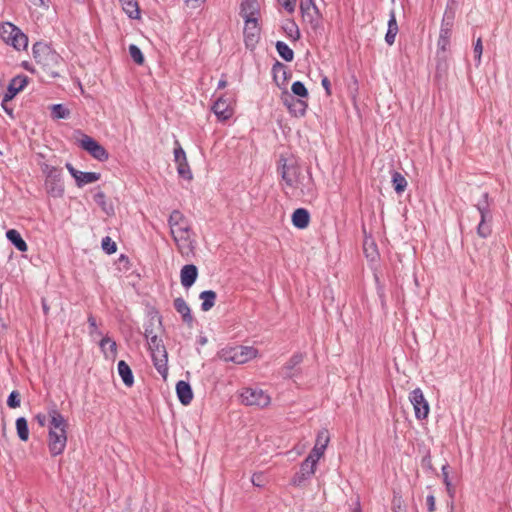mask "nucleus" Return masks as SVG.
<instances>
[{
  "label": "nucleus",
  "mask_w": 512,
  "mask_h": 512,
  "mask_svg": "<svg viewBox=\"0 0 512 512\" xmlns=\"http://www.w3.org/2000/svg\"><path fill=\"white\" fill-rule=\"evenodd\" d=\"M206 2V0H185V3L187 4V6H189L190 8L192 9H197L199 8L200 6H202L204 3Z\"/></svg>",
  "instance_id": "55"
},
{
  "label": "nucleus",
  "mask_w": 512,
  "mask_h": 512,
  "mask_svg": "<svg viewBox=\"0 0 512 512\" xmlns=\"http://www.w3.org/2000/svg\"><path fill=\"white\" fill-rule=\"evenodd\" d=\"M310 222V214L304 208L296 209L292 214V224L298 229H305Z\"/></svg>",
  "instance_id": "26"
},
{
  "label": "nucleus",
  "mask_w": 512,
  "mask_h": 512,
  "mask_svg": "<svg viewBox=\"0 0 512 512\" xmlns=\"http://www.w3.org/2000/svg\"><path fill=\"white\" fill-rule=\"evenodd\" d=\"M117 369H118V373H119L123 383L127 387L133 386L134 377H133V373H132V370L129 367V365L124 360H121L118 362Z\"/></svg>",
  "instance_id": "28"
},
{
  "label": "nucleus",
  "mask_w": 512,
  "mask_h": 512,
  "mask_svg": "<svg viewBox=\"0 0 512 512\" xmlns=\"http://www.w3.org/2000/svg\"><path fill=\"white\" fill-rule=\"evenodd\" d=\"M302 353H295L282 367L281 374L284 378H292L294 376V369L303 361Z\"/></svg>",
  "instance_id": "25"
},
{
  "label": "nucleus",
  "mask_w": 512,
  "mask_h": 512,
  "mask_svg": "<svg viewBox=\"0 0 512 512\" xmlns=\"http://www.w3.org/2000/svg\"><path fill=\"white\" fill-rule=\"evenodd\" d=\"M364 252L366 254V257L370 258L371 260H375L377 258V256H378V252H377L376 245L374 244V242H371L368 245V242L365 241V243H364Z\"/></svg>",
  "instance_id": "46"
},
{
  "label": "nucleus",
  "mask_w": 512,
  "mask_h": 512,
  "mask_svg": "<svg viewBox=\"0 0 512 512\" xmlns=\"http://www.w3.org/2000/svg\"><path fill=\"white\" fill-rule=\"evenodd\" d=\"M48 416L50 418L48 424V448L50 454L55 457L62 454L65 450L68 422L56 406L49 409Z\"/></svg>",
  "instance_id": "2"
},
{
  "label": "nucleus",
  "mask_w": 512,
  "mask_h": 512,
  "mask_svg": "<svg viewBox=\"0 0 512 512\" xmlns=\"http://www.w3.org/2000/svg\"><path fill=\"white\" fill-rule=\"evenodd\" d=\"M66 168L75 179L76 185L81 188L87 184L98 181L101 177L100 173L96 172H82L73 167L71 163H66Z\"/></svg>",
  "instance_id": "17"
},
{
  "label": "nucleus",
  "mask_w": 512,
  "mask_h": 512,
  "mask_svg": "<svg viewBox=\"0 0 512 512\" xmlns=\"http://www.w3.org/2000/svg\"><path fill=\"white\" fill-rule=\"evenodd\" d=\"M317 462L318 460L308 455L301 463L300 470L293 477L292 483L300 486L305 480L312 477L315 473Z\"/></svg>",
  "instance_id": "15"
},
{
  "label": "nucleus",
  "mask_w": 512,
  "mask_h": 512,
  "mask_svg": "<svg viewBox=\"0 0 512 512\" xmlns=\"http://www.w3.org/2000/svg\"><path fill=\"white\" fill-rule=\"evenodd\" d=\"M272 73H273L275 80L278 78V75H281V74H282L283 78L286 79V74H287L286 66L283 63L276 61L272 67Z\"/></svg>",
  "instance_id": "47"
},
{
  "label": "nucleus",
  "mask_w": 512,
  "mask_h": 512,
  "mask_svg": "<svg viewBox=\"0 0 512 512\" xmlns=\"http://www.w3.org/2000/svg\"><path fill=\"white\" fill-rule=\"evenodd\" d=\"M242 403L247 406L267 407L270 402V396L259 388H245L241 393Z\"/></svg>",
  "instance_id": "11"
},
{
  "label": "nucleus",
  "mask_w": 512,
  "mask_h": 512,
  "mask_svg": "<svg viewBox=\"0 0 512 512\" xmlns=\"http://www.w3.org/2000/svg\"><path fill=\"white\" fill-rule=\"evenodd\" d=\"M296 2L297 0H282V6L287 12L293 13L295 11Z\"/></svg>",
  "instance_id": "53"
},
{
  "label": "nucleus",
  "mask_w": 512,
  "mask_h": 512,
  "mask_svg": "<svg viewBox=\"0 0 512 512\" xmlns=\"http://www.w3.org/2000/svg\"><path fill=\"white\" fill-rule=\"evenodd\" d=\"M448 468H449L448 464L443 465L441 472H442L443 482L446 487V491H447L448 495L450 496V498L453 499L455 496V488L450 481Z\"/></svg>",
  "instance_id": "38"
},
{
  "label": "nucleus",
  "mask_w": 512,
  "mask_h": 512,
  "mask_svg": "<svg viewBox=\"0 0 512 512\" xmlns=\"http://www.w3.org/2000/svg\"><path fill=\"white\" fill-rule=\"evenodd\" d=\"M29 78L26 75H17L13 77L4 94V102H10L19 92H21L28 84Z\"/></svg>",
  "instance_id": "18"
},
{
  "label": "nucleus",
  "mask_w": 512,
  "mask_h": 512,
  "mask_svg": "<svg viewBox=\"0 0 512 512\" xmlns=\"http://www.w3.org/2000/svg\"><path fill=\"white\" fill-rule=\"evenodd\" d=\"M409 400L413 405L415 417L419 420L428 417L430 407L420 388H415L409 394Z\"/></svg>",
  "instance_id": "13"
},
{
  "label": "nucleus",
  "mask_w": 512,
  "mask_h": 512,
  "mask_svg": "<svg viewBox=\"0 0 512 512\" xmlns=\"http://www.w3.org/2000/svg\"><path fill=\"white\" fill-rule=\"evenodd\" d=\"M122 4L124 12L131 19H138L140 17V10L137 0H119Z\"/></svg>",
  "instance_id": "32"
},
{
  "label": "nucleus",
  "mask_w": 512,
  "mask_h": 512,
  "mask_svg": "<svg viewBox=\"0 0 512 512\" xmlns=\"http://www.w3.org/2000/svg\"><path fill=\"white\" fill-rule=\"evenodd\" d=\"M321 84H322L323 88L325 89L326 95H328V96L331 95V84H330V80L328 79V77L324 76L322 78Z\"/></svg>",
  "instance_id": "56"
},
{
  "label": "nucleus",
  "mask_w": 512,
  "mask_h": 512,
  "mask_svg": "<svg viewBox=\"0 0 512 512\" xmlns=\"http://www.w3.org/2000/svg\"><path fill=\"white\" fill-rule=\"evenodd\" d=\"M398 24H397V20H396V13L394 10H391L390 13H389V20H388V29H387V32H392V33H398Z\"/></svg>",
  "instance_id": "48"
},
{
  "label": "nucleus",
  "mask_w": 512,
  "mask_h": 512,
  "mask_svg": "<svg viewBox=\"0 0 512 512\" xmlns=\"http://www.w3.org/2000/svg\"><path fill=\"white\" fill-rule=\"evenodd\" d=\"M281 99H282L283 104L287 107L288 110L291 109L292 104L297 100L294 97V95H292L288 92L283 93Z\"/></svg>",
  "instance_id": "50"
},
{
  "label": "nucleus",
  "mask_w": 512,
  "mask_h": 512,
  "mask_svg": "<svg viewBox=\"0 0 512 512\" xmlns=\"http://www.w3.org/2000/svg\"><path fill=\"white\" fill-rule=\"evenodd\" d=\"M0 38L16 50H24L28 46V37L11 22L0 23Z\"/></svg>",
  "instance_id": "8"
},
{
  "label": "nucleus",
  "mask_w": 512,
  "mask_h": 512,
  "mask_svg": "<svg viewBox=\"0 0 512 512\" xmlns=\"http://www.w3.org/2000/svg\"><path fill=\"white\" fill-rule=\"evenodd\" d=\"M198 277V269L194 264L184 265L180 271L181 284L185 288L191 287Z\"/></svg>",
  "instance_id": "20"
},
{
  "label": "nucleus",
  "mask_w": 512,
  "mask_h": 512,
  "mask_svg": "<svg viewBox=\"0 0 512 512\" xmlns=\"http://www.w3.org/2000/svg\"><path fill=\"white\" fill-rule=\"evenodd\" d=\"M392 184L397 194L403 193L407 188L406 178L400 172L397 171H394L392 173Z\"/></svg>",
  "instance_id": "33"
},
{
  "label": "nucleus",
  "mask_w": 512,
  "mask_h": 512,
  "mask_svg": "<svg viewBox=\"0 0 512 512\" xmlns=\"http://www.w3.org/2000/svg\"><path fill=\"white\" fill-rule=\"evenodd\" d=\"M129 54H130V57L132 58V60L136 64H138V65L143 64L144 56H143L142 51L140 50V48L137 45L131 44L129 46Z\"/></svg>",
  "instance_id": "41"
},
{
  "label": "nucleus",
  "mask_w": 512,
  "mask_h": 512,
  "mask_svg": "<svg viewBox=\"0 0 512 512\" xmlns=\"http://www.w3.org/2000/svg\"><path fill=\"white\" fill-rule=\"evenodd\" d=\"M176 164L179 176L186 180H191L193 176L187 160L177 162Z\"/></svg>",
  "instance_id": "40"
},
{
  "label": "nucleus",
  "mask_w": 512,
  "mask_h": 512,
  "mask_svg": "<svg viewBox=\"0 0 512 512\" xmlns=\"http://www.w3.org/2000/svg\"><path fill=\"white\" fill-rule=\"evenodd\" d=\"M93 199L107 215H112L114 213L113 207L107 204L106 195L104 192L98 191L94 194Z\"/></svg>",
  "instance_id": "36"
},
{
  "label": "nucleus",
  "mask_w": 512,
  "mask_h": 512,
  "mask_svg": "<svg viewBox=\"0 0 512 512\" xmlns=\"http://www.w3.org/2000/svg\"><path fill=\"white\" fill-rule=\"evenodd\" d=\"M9 102H4V98L2 99V102H1V107L2 109L10 116L13 115V108L9 106L8 104Z\"/></svg>",
  "instance_id": "59"
},
{
  "label": "nucleus",
  "mask_w": 512,
  "mask_h": 512,
  "mask_svg": "<svg viewBox=\"0 0 512 512\" xmlns=\"http://www.w3.org/2000/svg\"><path fill=\"white\" fill-rule=\"evenodd\" d=\"M256 356V350L248 346H235L223 348L218 352V357L224 362L244 364Z\"/></svg>",
  "instance_id": "9"
},
{
  "label": "nucleus",
  "mask_w": 512,
  "mask_h": 512,
  "mask_svg": "<svg viewBox=\"0 0 512 512\" xmlns=\"http://www.w3.org/2000/svg\"><path fill=\"white\" fill-rule=\"evenodd\" d=\"M491 205L492 200L490 199L488 192H484L475 204V208L480 215V222L477 226V235L481 238H487L492 233L491 222L493 215Z\"/></svg>",
  "instance_id": "6"
},
{
  "label": "nucleus",
  "mask_w": 512,
  "mask_h": 512,
  "mask_svg": "<svg viewBox=\"0 0 512 512\" xmlns=\"http://www.w3.org/2000/svg\"><path fill=\"white\" fill-rule=\"evenodd\" d=\"M212 110L219 120H227L233 115V109L230 104L223 98L219 97L213 104Z\"/></svg>",
  "instance_id": "21"
},
{
  "label": "nucleus",
  "mask_w": 512,
  "mask_h": 512,
  "mask_svg": "<svg viewBox=\"0 0 512 512\" xmlns=\"http://www.w3.org/2000/svg\"><path fill=\"white\" fill-rule=\"evenodd\" d=\"M33 57L47 76H60L63 58L47 44L37 42L33 45Z\"/></svg>",
  "instance_id": "3"
},
{
  "label": "nucleus",
  "mask_w": 512,
  "mask_h": 512,
  "mask_svg": "<svg viewBox=\"0 0 512 512\" xmlns=\"http://www.w3.org/2000/svg\"><path fill=\"white\" fill-rule=\"evenodd\" d=\"M308 107V104L306 101L302 99H297L293 104L289 112L296 116V117H302L306 113V109Z\"/></svg>",
  "instance_id": "37"
},
{
  "label": "nucleus",
  "mask_w": 512,
  "mask_h": 512,
  "mask_svg": "<svg viewBox=\"0 0 512 512\" xmlns=\"http://www.w3.org/2000/svg\"><path fill=\"white\" fill-rule=\"evenodd\" d=\"M7 239L21 252L28 249L27 243L22 238L21 234L16 229H10L6 232Z\"/></svg>",
  "instance_id": "30"
},
{
  "label": "nucleus",
  "mask_w": 512,
  "mask_h": 512,
  "mask_svg": "<svg viewBox=\"0 0 512 512\" xmlns=\"http://www.w3.org/2000/svg\"><path fill=\"white\" fill-rule=\"evenodd\" d=\"M396 33L386 32L385 41L388 45H393L396 39Z\"/></svg>",
  "instance_id": "58"
},
{
  "label": "nucleus",
  "mask_w": 512,
  "mask_h": 512,
  "mask_svg": "<svg viewBox=\"0 0 512 512\" xmlns=\"http://www.w3.org/2000/svg\"><path fill=\"white\" fill-rule=\"evenodd\" d=\"M260 476H261V475H256V474H254V475L252 476V483H253L254 485H256V486H261V484L259 483V480H258V479L260 478Z\"/></svg>",
  "instance_id": "61"
},
{
  "label": "nucleus",
  "mask_w": 512,
  "mask_h": 512,
  "mask_svg": "<svg viewBox=\"0 0 512 512\" xmlns=\"http://www.w3.org/2000/svg\"><path fill=\"white\" fill-rule=\"evenodd\" d=\"M282 30L285 33L286 37L291 41L296 42L300 39L301 33L298 25L292 19H287L284 21L282 25Z\"/></svg>",
  "instance_id": "27"
},
{
  "label": "nucleus",
  "mask_w": 512,
  "mask_h": 512,
  "mask_svg": "<svg viewBox=\"0 0 512 512\" xmlns=\"http://www.w3.org/2000/svg\"><path fill=\"white\" fill-rule=\"evenodd\" d=\"M51 114L56 119H66L70 111L62 104H54L51 107Z\"/></svg>",
  "instance_id": "39"
},
{
  "label": "nucleus",
  "mask_w": 512,
  "mask_h": 512,
  "mask_svg": "<svg viewBox=\"0 0 512 512\" xmlns=\"http://www.w3.org/2000/svg\"><path fill=\"white\" fill-rule=\"evenodd\" d=\"M87 322L89 324L90 334L91 335H94V334H96L98 336L102 335V333L97 328L96 319L92 315H89V317L87 319Z\"/></svg>",
  "instance_id": "51"
},
{
  "label": "nucleus",
  "mask_w": 512,
  "mask_h": 512,
  "mask_svg": "<svg viewBox=\"0 0 512 512\" xmlns=\"http://www.w3.org/2000/svg\"><path fill=\"white\" fill-rule=\"evenodd\" d=\"M154 324L152 321H149L147 324H145L144 326V336L146 338L147 341L151 340V338L153 336H157L154 332V328H153Z\"/></svg>",
  "instance_id": "52"
},
{
  "label": "nucleus",
  "mask_w": 512,
  "mask_h": 512,
  "mask_svg": "<svg viewBox=\"0 0 512 512\" xmlns=\"http://www.w3.org/2000/svg\"><path fill=\"white\" fill-rule=\"evenodd\" d=\"M227 85V81L225 79H221L219 82H218V89H223L225 88Z\"/></svg>",
  "instance_id": "64"
},
{
  "label": "nucleus",
  "mask_w": 512,
  "mask_h": 512,
  "mask_svg": "<svg viewBox=\"0 0 512 512\" xmlns=\"http://www.w3.org/2000/svg\"><path fill=\"white\" fill-rule=\"evenodd\" d=\"M174 308L179 314H181L183 322L192 326L194 319L191 314L190 307L183 298L178 297L174 300Z\"/></svg>",
  "instance_id": "24"
},
{
  "label": "nucleus",
  "mask_w": 512,
  "mask_h": 512,
  "mask_svg": "<svg viewBox=\"0 0 512 512\" xmlns=\"http://www.w3.org/2000/svg\"><path fill=\"white\" fill-rule=\"evenodd\" d=\"M21 404V395L17 390L12 391L7 399V405L9 408H18Z\"/></svg>",
  "instance_id": "43"
},
{
  "label": "nucleus",
  "mask_w": 512,
  "mask_h": 512,
  "mask_svg": "<svg viewBox=\"0 0 512 512\" xmlns=\"http://www.w3.org/2000/svg\"><path fill=\"white\" fill-rule=\"evenodd\" d=\"M40 168L45 175L44 188L46 193L53 198H61L64 195V182L62 169L49 163H41Z\"/></svg>",
  "instance_id": "4"
},
{
  "label": "nucleus",
  "mask_w": 512,
  "mask_h": 512,
  "mask_svg": "<svg viewBox=\"0 0 512 512\" xmlns=\"http://www.w3.org/2000/svg\"><path fill=\"white\" fill-rule=\"evenodd\" d=\"M260 476H261V475H256V474H254V475L252 476V483H253L254 485H256V486H261V484L259 483V480H258V479L260 478Z\"/></svg>",
  "instance_id": "62"
},
{
  "label": "nucleus",
  "mask_w": 512,
  "mask_h": 512,
  "mask_svg": "<svg viewBox=\"0 0 512 512\" xmlns=\"http://www.w3.org/2000/svg\"><path fill=\"white\" fill-rule=\"evenodd\" d=\"M176 394L181 404L189 405L193 400V391L191 385L183 380L176 384Z\"/></svg>",
  "instance_id": "22"
},
{
  "label": "nucleus",
  "mask_w": 512,
  "mask_h": 512,
  "mask_svg": "<svg viewBox=\"0 0 512 512\" xmlns=\"http://www.w3.org/2000/svg\"><path fill=\"white\" fill-rule=\"evenodd\" d=\"M35 420L41 427H44L47 422V416L45 414L39 413L35 416Z\"/></svg>",
  "instance_id": "57"
},
{
  "label": "nucleus",
  "mask_w": 512,
  "mask_h": 512,
  "mask_svg": "<svg viewBox=\"0 0 512 512\" xmlns=\"http://www.w3.org/2000/svg\"><path fill=\"white\" fill-rule=\"evenodd\" d=\"M291 90L293 93L292 95H296L301 98L308 97V90L301 81H295L291 86Z\"/></svg>",
  "instance_id": "42"
},
{
  "label": "nucleus",
  "mask_w": 512,
  "mask_h": 512,
  "mask_svg": "<svg viewBox=\"0 0 512 512\" xmlns=\"http://www.w3.org/2000/svg\"><path fill=\"white\" fill-rule=\"evenodd\" d=\"M300 11L303 20L308 22L312 28L316 29L320 26L322 14L314 0H301Z\"/></svg>",
  "instance_id": "12"
},
{
  "label": "nucleus",
  "mask_w": 512,
  "mask_h": 512,
  "mask_svg": "<svg viewBox=\"0 0 512 512\" xmlns=\"http://www.w3.org/2000/svg\"><path fill=\"white\" fill-rule=\"evenodd\" d=\"M147 342L155 369L166 379L168 375V353L162 339L153 336Z\"/></svg>",
  "instance_id": "7"
},
{
  "label": "nucleus",
  "mask_w": 512,
  "mask_h": 512,
  "mask_svg": "<svg viewBox=\"0 0 512 512\" xmlns=\"http://www.w3.org/2000/svg\"><path fill=\"white\" fill-rule=\"evenodd\" d=\"M474 58H475V61L477 62V65L480 64L481 62V56H482V53H483V45H482V40L481 38H478L474 44Z\"/></svg>",
  "instance_id": "49"
},
{
  "label": "nucleus",
  "mask_w": 512,
  "mask_h": 512,
  "mask_svg": "<svg viewBox=\"0 0 512 512\" xmlns=\"http://www.w3.org/2000/svg\"><path fill=\"white\" fill-rule=\"evenodd\" d=\"M258 18L245 19L244 41L247 48H253L259 39Z\"/></svg>",
  "instance_id": "16"
},
{
  "label": "nucleus",
  "mask_w": 512,
  "mask_h": 512,
  "mask_svg": "<svg viewBox=\"0 0 512 512\" xmlns=\"http://www.w3.org/2000/svg\"><path fill=\"white\" fill-rule=\"evenodd\" d=\"M199 298L202 300L201 309L204 312L209 311L215 305L217 298L216 292L212 290H206L200 293Z\"/></svg>",
  "instance_id": "31"
},
{
  "label": "nucleus",
  "mask_w": 512,
  "mask_h": 512,
  "mask_svg": "<svg viewBox=\"0 0 512 512\" xmlns=\"http://www.w3.org/2000/svg\"><path fill=\"white\" fill-rule=\"evenodd\" d=\"M427 510L428 512H434L435 507V497L433 495H428L426 498Z\"/></svg>",
  "instance_id": "54"
},
{
  "label": "nucleus",
  "mask_w": 512,
  "mask_h": 512,
  "mask_svg": "<svg viewBox=\"0 0 512 512\" xmlns=\"http://www.w3.org/2000/svg\"><path fill=\"white\" fill-rule=\"evenodd\" d=\"M102 249L107 253V254H113L116 252L117 250V245L116 243L108 236L104 237L102 239Z\"/></svg>",
  "instance_id": "44"
},
{
  "label": "nucleus",
  "mask_w": 512,
  "mask_h": 512,
  "mask_svg": "<svg viewBox=\"0 0 512 512\" xmlns=\"http://www.w3.org/2000/svg\"><path fill=\"white\" fill-rule=\"evenodd\" d=\"M275 47L280 57L286 62H291L294 59V52L286 43L277 41Z\"/></svg>",
  "instance_id": "34"
},
{
  "label": "nucleus",
  "mask_w": 512,
  "mask_h": 512,
  "mask_svg": "<svg viewBox=\"0 0 512 512\" xmlns=\"http://www.w3.org/2000/svg\"><path fill=\"white\" fill-rule=\"evenodd\" d=\"M174 145H175L174 161L177 163V162L187 160L186 153H185L184 149L182 148V146L180 145L178 140H175Z\"/></svg>",
  "instance_id": "45"
},
{
  "label": "nucleus",
  "mask_w": 512,
  "mask_h": 512,
  "mask_svg": "<svg viewBox=\"0 0 512 512\" xmlns=\"http://www.w3.org/2000/svg\"><path fill=\"white\" fill-rule=\"evenodd\" d=\"M99 346L106 358H115L117 354V344L109 336L102 337Z\"/></svg>",
  "instance_id": "29"
},
{
  "label": "nucleus",
  "mask_w": 512,
  "mask_h": 512,
  "mask_svg": "<svg viewBox=\"0 0 512 512\" xmlns=\"http://www.w3.org/2000/svg\"><path fill=\"white\" fill-rule=\"evenodd\" d=\"M278 172L288 187L293 189L299 187L301 172L300 168L294 161L289 162L283 155H281L278 161Z\"/></svg>",
  "instance_id": "10"
},
{
  "label": "nucleus",
  "mask_w": 512,
  "mask_h": 512,
  "mask_svg": "<svg viewBox=\"0 0 512 512\" xmlns=\"http://www.w3.org/2000/svg\"><path fill=\"white\" fill-rule=\"evenodd\" d=\"M30 2L34 5V6H38V7H48V2L49 0H30Z\"/></svg>",
  "instance_id": "60"
},
{
  "label": "nucleus",
  "mask_w": 512,
  "mask_h": 512,
  "mask_svg": "<svg viewBox=\"0 0 512 512\" xmlns=\"http://www.w3.org/2000/svg\"><path fill=\"white\" fill-rule=\"evenodd\" d=\"M17 435L22 441H27L29 438L28 422L24 417H19L16 420Z\"/></svg>",
  "instance_id": "35"
},
{
  "label": "nucleus",
  "mask_w": 512,
  "mask_h": 512,
  "mask_svg": "<svg viewBox=\"0 0 512 512\" xmlns=\"http://www.w3.org/2000/svg\"><path fill=\"white\" fill-rule=\"evenodd\" d=\"M352 512H362L359 499L356 500V506L354 507Z\"/></svg>",
  "instance_id": "63"
},
{
  "label": "nucleus",
  "mask_w": 512,
  "mask_h": 512,
  "mask_svg": "<svg viewBox=\"0 0 512 512\" xmlns=\"http://www.w3.org/2000/svg\"><path fill=\"white\" fill-rule=\"evenodd\" d=\"M453 16L445 14L442 23L441 28L439 32V38L437 41V65L436 69L437 71L445 70L447 67L446 64V53L448 51V48L450 46V38L452 34V28H453Z\"/></svg>",
  "instance_id": "5"
},
{
  "label": "nucleus",
  "mask_w": 512,
  "mask_h": 512,
  "mask_svg": "<svg viewBox=\"0 0 512 512\" xmlns=\"http://www.w3.org/2000/svg\"><path fill=\"white\" fill-rule=\"evenodd\" d=\"M168 223L179 252L182 255L193 253L194 234L186 217L179 210H174L169 216Z\"/></svg>",
  "instance_id": "1"
},
{
  "label": "nucleus",
  "mask_w": 512,
  "mask_h": 512,
  "mask_svg": "<svg viewBox=\"0 0 512 512\" xmlns=\"http://www.w3.org/2000/svg\"><path fill=\"white\" fill-rule=\"evenodd\" d=\"M259 14V4L257 0H242L240 15L243 19L257 18Z\"/></svg>",
  "instance_id": "23"
},
{
  "label": "nucleus",
  "mask_w": 512,
  "mask_h": 512,
  "mask_svg": "<svg viewBox=\"0 0 512 512\" xmlns=\"http://www.w3.org/2000/svg\"><path fill=\"white\" fill-rule=\"evenodd\" d=\"M329 440L330 438L327 430L319 431L317 434L315 446L313 447L309 455L315 458L316 460H319L323 456L325 449L329 443Z\"/></svg>",
  "instance_id": "19"
},
{
  "label": "nucleus",
  "mask_w": 512,
  "mask_h": 512,
  "mask_svg": "<svg viewBox=\"0 0 512 512\" xmlns=\"http://www.w3.org/2000/svg\"><path fill=\"white\" fill-rule=\"evenodd\" d=\"M80 146L98 161L104 162L109 158L107 150L88 135H83L80 140Z\"/></svg>",
  "instance_id": "14"
}]
</instances>
